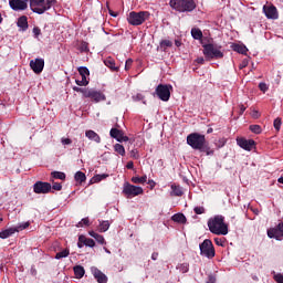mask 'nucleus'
Here are the masks:
<instances>
[{
  "instance_id": "obj_5",
  "label": "nucleus",
  "mask_w": 283,
  "mask_h": 283,
  "mask_svg": "<svg viewBox=\"0 0 283 283\" xmlns=\"http://www.w3.org/2000/svg\"><path fill=\"white\" fill-rule=\"evenodd\" d=\"M221 50L222 48L216 44L209 43L203 45V54L208 61H211V59H222L224 53Z\"/></svg>"
},
{
  "instance_id": "obj_46",
  "label": "nucleus",
  "mask_w": 283,
  "mask_h": 283,
  "mask_svg": "<svg viewBox=\"0 0 283 283\" xmlns=\"http://www.w3.org/2000/svg\"><path fill=\"white\" fill-rule=\"evenodd\" d=\"M88 88H81L78 86H74L73 91L74 92H81V94H83V97L85 98V92H87Z\"/></svg>"
},
{
  "instance_id": "obj_23",
  "label": "nucleus",
  "mask_w": 283,
  "mask_h": 283,
  "mask_svg": "<svg viewBox=\"0 0 283 283\" xmlns=\"http://www.w3.org/2000/svg\"><path fill=\"white\" fill-rule=\"evenodd\" d=\"M80 241L83 242L84 247H90L94 249L96 247V242L93 239H87L85 235H80Z\"/></svg>"
},
{
  "instance_id": "obj_27",
  "label": "nucleus",
  "mask_w": 283,
  "mask_h": 283,
  "mask_svg": "<svg viewBox=\"0 0 283 283\" xmlns=\"http://www.w3.org/2000/svg\"><path fill=\"white\" fill-rule=\"evenodd\" d=\"M171 219L174 222H179V224H185V222H187V217L182 213H176Z\"/></svg>"
},
{
  "instance_id": "obj_52",
  "label": "nucleus",
  "mask_w": 283,
  "mask_h": 283,
  "mask_svg": "<svg viewBox=\"0 0 283 283\" xmlns=\"http://www.w3.org/2000/svg\"><path fill=\"white\" fill-rule=\"evenodd\" d=\"M214 242L218 247H224V241L220 238H216L214 239Z\"/></svg>"
},
{
  "instance_id": "obj_44",
  "label": "nucleus",
  "mask_w": 283,
  "mask_h": 283,
  "mask_svg": "<svg viewBox=\"0 0 283 283\" xmlns=\"http://www.w3.org/2000/svg\"><path fill=\"white\" fill-rule=\"evenodd\" d=\"M193 211L197 216H202L205 213V207H195Z\"/></svg>"
},
{
  "instance_id": "obj_38",
  "label": "nucleus",
  "mask_w": 283,
  "mask_h": 283,
  "mask_svg": "<svg viewBox=\"0 0 283 283\" xmlns=\"http://www.w3.org/2000/svg\"><path fill=\"white\" fill-rule=\"evenodd\" d=\"M250 130H252L253 134H262V127L260 125H251Z\"/></svg>"
},
{
  "instance_id": "obj_17",
  "label": "nucleus",
  "mask_w": 283,
  "mask_h": 283,
  "mask_svg": "<svg viewBox=\"0 0 283 283\" xmlns=\"http://www.w3.org/2000/svg\"><path fill=\"white\" fill-rule=\"evenodd\" d=\"M91 273L94 275L95 280L98 283H107V275H105V273L101 272V270H98V268H91Z\"/></svg>"
},
{
  "instance_id": "obj_16",
  "label": "nucleus",
  "mask_w": 283,
  "mask_h": 283,
  "mask_svg": "<svg viewBox=\"0 0 283 283\" xmlns=\"http://www.w3.org/2000/svg\"><path fill=\"white\" fill-rule=\"evenodd\" d=\"M269 238H274L275 240H282L283 238V223H279L276 228L268 230Z\"/></svg>"
},
{
  "instance_id": "obj_28",
  "label": "nucleus",
  "mask_w": 283,
  "mask_h": 283,
  "mask_svg": "<svg viewBox=\"0 0 283 283\" xmlns=\"http://www.w3.org/2000/svg\"><path fill=\"white\" fill-rule=\"evenodd\" d=\"M111 223L109 221H99L98 231L99 233H105V231H109Z\"/></svg>"
},
{
  "instance_id": "obj_34",
  "label": "nucleus",
  "mask_w": 283,
  "mask_h": 283,
  "mask_svg": "<svg viewBox=\"0 0 283 283\" xmlns=\"http://www.w3.org/2000/svg\"><path fill=\"white\" fill-rule=\"evenodd\" d=\"M52 178H55V180H65V172L61 171H53L51 172Z\"/></svg>"
},
{
  "instance_id": "obj_29",
  "label": "nucleus",
  "mask_w": 283,
  "mask_h": 283,
  "mask_svg": "<svg viewBox=\"0 0 283 283\" xmlns=\"http://www.w3.org/2000/svg\"><path fill=\"white\" fill-rule=\"evenodd\" d=\"M104 64L106 67H109V70H113V72H117L118 69L116 67V62H114L113 59L108 57L104 61Z\"/></svg>"
},
{
  "instance_id": "obj_62",
  "label": "nucleus",
  "mask_w": 283,
  "mask_h": 283,
  "mask_svg": "<svg viewBox=\"0 0 283 283\" xmlns=\"http://www.w3.org/2000/svg\"><path fill=\"white\" fill-rule=\"evenodd\" d=\"M240 112H241V114H244V112H247V107L244 105H241Z\"/></svg>"
},
{
  "instance_id": "obj_58",
  "label": "nucleus",
  "mask_w": 283,
  "mask_h": 283,
  "mask_svg": "<svg viewBox=\"0 0 283 283\" xmlns=\"http://www.w3.org/2000/svg\"><path fill=\"white\" fill-rule=\"evenodd\" d=\"M208 283H216V276L210 275L209 280H208Z\"/></svg>"
},
{
  "instance_id": "obj_50",
  "label": "nucleus",
  "mask_w": 283,
  "mask_h": 283,
  "mask_svg": "<svg viewBox=\"0 0 283 283\" xmlns=\"http://www.w3.org/2000/svg\"><path fill=\"white\" fill-rule=\"evenodd\" d=\"M133 63H134V60H132V59L126 60L125 70H129V67H132Z\"/></svg>"
},
{
  "instance_id": "obj_10",
  "label": "nucleus",
  "mask_w": 283,
  "mask_h": 283,
  "mask_svg": "<svg viewBox=\"0 0 283 283\" xmlns=\"http://www.w3.org/2000/svg\"><path fill=\"white\" fill-rule=\"evenodd\" d=\"M28 3H30V0H9V6L14 12L28 10Z\"/></svg>"
},
{
  "instance_id": "obj_59",
  "label": "nucleus",
  "mask_w": 283,
  "mask_h": 283,
  "mask_svg": "<svg viewBox=\"0 0 283 283\" xmlns=\"http://www.w3.org/2000/svg\"><path fill=\"white\" fill-rule=\"evenodd\" d=\"M126 167H127L128 169H134V161H128L127 165H126Z\"/></svg>"
},
{
  "instance_id": "obj_64",
  "label": "nucleus",
  "mask_w": 283,
  "mask_h": 283,
  "mask_svg": "<svg viewBox=\"0 0 283 283\" xmlns=\"http://www.w3.org/2000/svg\"><path fill=\"white\" fill-rule=\"evenodd\" d=\"M175 45H176L177 48H180V45H182V43H180V41L177 40V41L175 42Z\"/></svg>"
},
{
  "instance_id": "obj_14",
  "label": "nucleus",
  "mask_w": 283,
  "mask_h": 283,
  "mask_svg": "<svg viewBox=\"0 0 283 283\" xmlns=\"http://www.w3.org/2000/svg\"><path fill=\"white\" fill-rule=\"evenodd\" d=\"M109 136L111 138H115L117 143H127V140H129V137L125 136V133L118 128H112Z\"/></svg>"
},
{
  "instance_id": "obj_57",
  "label": "nucleus",
  "mask_w": 283,
  "mask_h": 283,
  "mask_svg": "<svg viewBox=\"0 0 283 283\" xmlns=\"http://www.w3.org/2000/svg\"><path fill=\"white\" fill-rule=\"evenodd\" d=\"M88 235H91V238H94V240L96 239V237L98 235V233L94 232V231H90Z\"/></svg>"
},
{
  "instance_id": "obj_18",
  "label": "nucleus",
  "mask_w": 283,
  "mask_h": 283,
  "mask_svg": "<svg viewBox=\"0 0 283 283\" xmlns=\"http://www.w3.org/2000/svg\"><path fill=\"white\" fill-rule=\"evenodd\" d=\"M45 0H30V8L32 12H35V14H43V10H41V8Z\"/></svg>"
},
{
  "instance_id": "obj_31",
  "label": "nucleus",
  "mask_w": 283,
  "mask_h": 283,
  "mask_svg": "<svg viewBox=\"0 0 283 283\" xmlns=\"http://www.w3.org/2000/svg\"><path fill=\"white\" fill-rule=\"evenodd\" d=\"M56 3V0H46L45 3H42L41 10H43V14L52 8Z\"/></svg>"
},
{
  "instance_id": "obj_25",
  "label": "nucleus",
  "mask_w": 283,
  "mask_h": 283,
  "mask_svg": "<svg viewBox=\"0 0 283 283\" xmlns=\"http://www.w3.org/2000/svg\"><path fill=\"white\" fill-rule=\"evenodd\" d=\"M232 50L239 54H247L249 52V49L244 44H232Z\"/></svg>"
},
{
  "instance_id": "obj_41",
  "label": "nucleus",
  "mask_w": 283,
  "mask_h": 283,
  "mask_svg": "<svg viewBox=\"0 0 283 283\" xmlns=\"http://www.w3.org/2000/svg\"><path fill=\"white\" fill-rule=\"evenodd\" d=\"M281 127H282V119L280 118L274 119V128L276 129V132H280Z\"/></svg>"
},
{
  "instance_id": "obj_45",
  "label": "nucleus",
  "mask_w": 283,
  "mask_h": 283,
  "mask_svg": "<svg viewBox=\"0 0 283 283\" xmlns=\"http://www.w3.org/2000/svg\"><path fill=\"white\" fill-rule=\"evenodd\" d=\"M83 224H85V227H90V219H88V218L82 219V220L78 222L77 227H83Z\"/></svg>"
},
{
  "instance_id": "obj_15",
  "label": "nucleus",
  "mask_w": 283,
  "mask_h": 283,
  "mask_svg": "<svg viewBox=\"0 0 283 283\" xmlns=\"http://www.w3.org/2000/svg\"><path fill=\"white\" fill-rule=\"evenodd\" d=\"M237 145H239L241 149H245V151H251V149L255 147V142L253 139L237 138Z\"/></svg>"
},
{
  "instance_id": "obj_39",
  "label": "nucleus",
  "mask_w": 283,
  "mask_h": 283,
  "mask_svg": "<svg viewBox=\"0 0 283 283\" xmlns=\"http://www.w3.org/2000/svg\"><path fill=\"white\" fill-rule=\"evenodd\" d=\"M259 90H260L261 92H263V94H265V92H269V85H266V83H264V82H261V83L259 84Z\"/></svg>"
},
{
  "instance_id": "obj_40",
  "label": "nucleus",
  "mask_w": 283,
  "mask_h": 283,
  "mask_svg": "<svg viewBox=\"0 0 283 283\" xmlns=\"http://www.w3.org/2000/svg\"><path fill=\"white\" fill-rule=\"evenodd\" d=\"M172 45H174V43L171 41H169V40H163L160 42V46L161 48H171Z\"/></svg>"
},
{
  "instance_id": "obj_22",
  "label": "nucleus",
  "mask_w": 283,
  "mask_h": 283,
  "mask_svg": "<svg viewBox=\"0 0 283 283\" xmlns=\"http://www.w3.org/2000/svg\"><path fill=\"white\" fill-rule=\"evenodd\" d=\"M170 189H171V192H170V196H176V197H180V196H184V191H182V187L176 185V184H172L170 186Z\"/></svg>"
},
{
  "instance_id": "obj_36",
  "label": "nucleus",
  "mask_w": 283,
  "mask_h": 283,
  "mask_svg": "<svg viewBox=\"0 0 283 283\" xmlns=\"http://www.w3.org/2000/svg\"><path fill=\"white\" fill-rule=\"evenodd\" d=\"M114 149L119 156H125V147L120 144H115Z\"/></svg>"
},
{
  "instance_id": "obj_61",
  "label": "nucleus",
  "mask_w": 283,
  "mask_h": 283,
  "mask_svg": "<svg viewBox=\"0 0 283 283\" xmlns=\"http://www.w3.org/2000/svg\"><path fill=\"white\" fill-rule=\"evenodd\" d=\"M151 260H158V252H154L153 254H151Z\"/></svg>"
},
{
  "instance_id": "obj_63",
  "label": "nucleus",
  "mask_w": 283,
  "mask_h": 283,
  "mask_svg": "<svg viewBox=\"0 0 283 283\" xmlns=\"http://www.w3.org/2000/svg\"><path fill=\"white\" fill-rule=\"evenodd\" d=\"M108 12H109L111 17H118V13H116V12H114L112 10H108Z\"/></svg>"
},
{
  "instance_id": "obj_9",
  "label": "nucleus",
  "mask_w": 283,
  "mask_h": 283,
  "mask_svg": "<svg viewBox=\"0 0 283 283\" xmlns=\"http://www.w3.org/2000/svg\"><path fill=\"white\" fill-rule=\"evenodd\" d=\"M155 92H156L158 98L160 101H164L165 103H167V101H169V98H171V91H169V86L168 85L159 84L156 87Z\"/></svg>"
},
{
  "instance_id": "obj_42",
  "label": "nucleus",
  "mask_w": 283,
  "mask_h": 283,
  "mask_svg": "<svg viewBox=\"0 0 283 283\" xmlns=\"http://www.w3.org/2000/svg\"><path fill=\"white\" fill-rule=\"evenodd\" d=\"M95 240H96V242H98V244H106V242H105V237H103V235H101V234H97V235L95 237Z\"/></svg>"
},
{
  "instance_id": "obj_47",
  "label": "nucleus",
  "mask_w": 283,
  "mask_h": 283,
  "mask_svg": "<svg viewBox=\"0 0 283 283\" xmlns=\"http://www.w3.org/2000/svg\"><path fill=\"white\" fill-rule=\"evenodd\" d=\"M29 227H30V222H24L19 227H17L15 229H18V231H23V229H28Z\"/></svg>"
},
{
  "instance_id": "obj_19",
  "label": "nucleus",
  "mask_w": 283,
  "mask_h": 283,
  "mask_svg": "<svg viewBox=\"0 0 283 283\" xmlns=\"http://www.w3.org/2000/svg\"><path fill=\"white\" fill-rule=\"evenodd\" d=\"M263 12L266 17V19H277L279 14H277V8H275L274 6H270L263 7Z\"/></svg>"
},
{
  "instance_id": "obj_24",
  "label": "nucleus",
  "mask_w": 283,
  "mask_h": 283,
  "mask_svg": "<svg viewBox=\"0 0 283 283\" xmlns=\"http://www.w3.org/2000/svg\"><path fill=\"white\" fill-rule=\"evenodd\" d=\"M18 28H21L23 32L28 30V17L22 15L18 19Z\"/></svg>"
},
{
  "instance_id": "obj_8",
  "label": "nucleus",
  "mask_w": 283,
  "mask_h": 283,
  "mask_svg": "<svg viewBox=\"0 0 283 283\" xmlns=\"http://www.w3.org/2000/svg\"><path fill=\"white\" fill-rule=\"evenodd\" d=\"M85 98H91L94 103H101V101H106L107 97L101 91L87 88V91H85Z\"/></svg>"
},
{
  "instance_id": "obj_4",
  "label": "nucleus",
  "mask_w": 283,
  "mask_h": 283,
  "mask_svg": "<svg viewBox=\"0 0 283 283\" xmlns=\"http://www.w3.org/2000/svg\"><path fill=\"white\" fill-rule=\"evenodd\" d=\"M149 17H151L149 11H132L127 17V21L129 25H143L145 21H148Z\"/></svg>"
},
{
  "instance_id": "obj_11",
  "label": "nucleus",
  "mask_w": 283,
  "mask_h": 283,
  "mask_svg": "<svg viewBox=\"0 0 283 283\" xmlns=\"http://www.w3.org/2000/svg\"><path fill=\"white\" fill-rule=\"evenodd\" d=\"M52 190V185L50 182L36 181L33 185L34 193H50Z\"/></svg>"
},
{
  "instance_id": "obj_30",
  "label": "nucleus",
  "mask_w": 283,
  "mask_h": 283,
  "mask_svg": "<svg viewBox=\"0 0 283 283\" xmlns=\"http://www.w3.org/2000/svg\"><path fill=\"white\" fill-rule=\"evenodd\" d=\"M130 180L134 185H145V182H147V175H144L143 177H132Z\"/></svg>"
},
{
  "instance_id": "obj_32",
  "label": "nucleus",
  "mask_w": 283,
  "mask_h": 283,
  "mask_svg": "<svg viewBox=\"0 0 283 283\" xmlns=\"http://www.w3.org/2000/svg\"><path fill=\"white\" fill-rule=\"evenodd\" d=\"M191 36L196 39V41H200V39H202V31L200 29L193 28L191 29Z\"/></svg>"
},
{
  "instance_id": "obj_1",
  "label": "nucleus",
  "mask_w": 283,
  "mask_h": 283,
  "mask_svg": "<svg viewBox=\"0 0 283 283\" xmlns=\"http://www.w3.org/2000/svg\"><path fill=\"white\" fill-rule=\"evenodd\" d=\"M187 145L198 151H203L207 156H213V150L207 145V138L200 133H192L187 136Z\"/></svg>"
},
{
  "instance_id": "obj_48",
  "label": "nucleus",
  "mask_w": 283,
  "mask_h": 283,
  "mask_svg": "<svg viewBox=\"0 0 283 283\" xmlns=\"http://www.w3.org/2000/svg\"><path fill=\"white\" fill-rule=\"evenodd\" d=\"M52 189H54V191H61L63 189V186L59 182L53 184Z\"/></svg>"
},
{
  "instance_id": "obj_26",
  "label": "nucleus",
  "mask_w": 283,
  "mask_h": 283,
  "mask_svg": "<svg viewBox=\"0 0 283 283\" xmlns=\"http://www.w3.org/2000/svg\"><path fill=\"white\" fill-rule=\"evenodd\" d=\"M75 277L77 280H81L83 277V275H85V268L81 266V265H76L73 268Z\"/></svg>"
},
{
  "instance_id": "obj_60",
  "label": "nucleus",
  "mask_w": 283,
  "mask_h": 283,
  "mask_svg": "<svg viewBox=\"0 0 283 283\" xmlns=\"http://www.w3.org/2000/svg\"><path fill=\"white\" fill-rule=\"evenodd\" d=\"M196 62L202 65V63H205V57H198Z\"/></svg>"
},
{
  "instance_id": "obj_33",
  "label": "nucleus",
  "mask_w": 283,
  "mask_h": 283,
  "mask_svg": "<svg viewBox=\"0 0 283 283\" xmlns=\"http://www.w3.org/2000/svg\"><path fill=\"white\" fill-rule=\"evenodd\" d=\"M74 178H75V181L80 182V184L85 182V180H87V177L85 176V172H83V171H77L75 174Z\"/></svg>"
},
{
  "instance_id": "obj_6",
  "label": "nucleus",
  "mask_w": 283,
  "mask_h": 283,
  "mask_svg": "<svg viewBox=\"0 0 283 283\" xmlns=\"http://www.w3.org/2000/svg\"><path fill=\"white\" fill-rule=\"evenodd\" d=\"M123 193L126 198H136V196H143L145 190L140 186H134L129 182L123 185Z\"/></svg>"
},
{
  "instance_id": "obj_56",
  "label": "nucleus",
  "mask_w": 283,
  "mask_h": 283,
  "mask_svg": "<svg viewBox=\"0 0 283 283\" xmlns=\"http://www.w3.org/2000/svg\"><path fill=\"white\" fill-rule=\"evenodd\" d=\"M252 117L253 118H260V113L258 111L252 112Z\"/></svg>"
},
{
  "instance_id": "obj_13",
  "label": "nucleus",
  "mask_w": 283,
  "mask_h": 283,
  "mask_svg": "<svg viewBox=\"0 0 283 283\" xmlns=\"http://www.w3.org/2000/svg\"><path fill=\"white\" fill-rule=\"evenodd\" d=\"M30 67L33 70L34 74H41L45 67V60L34 59L30 61Z\"/></svg>"
},
{
  "instance_id": "obj_53",
  "label": "nucleus",
  "mask_w": 283,
  "mask_h": 283,
  "mask_svg": "<svg viewBox=\"0 0 283 283\" xmlns=\"http://www.w3.org/2000/svg\"><path fill=\"white\" fill-rule=\"evenodd\" d=\"M61 143H62V145H72V139H70V138H62Z\"/></svg>"
},
{
  "instance_id": "obj_51",
  "label": "nucleus",
  "mask_w": 283,
  "mask_h": 283,
  "mask_svg": "<svg viewBox=\"0 0 283 283\" xmlns=\"http://www.w3.org/2000/svg\"><path fill=\"white\" fill-rule=\"evenodd\" d=\"M181 273H187L189 271V265L187 263H184L180 265Z\"/></svg>"
},
{
  "instance_id": "obj_37",
  "label": "nucleus",
  "mask_w": 283,
  "mask_h": 283,
  "mask_svg": "<svg viewBox=\"0 0 283 283\" xmlns=\"http://www.w3.org/2000/svg\"><path fill=\"white\" fill-rule=\"evenodd\" d=\"M67 255H70V250L65 249L56 253L55 260H62V258H67Z\"/></svg>"
},
{
  "instance_id": "obj_54",
  "label": "nucleus",
  "mask_w": 283,
  "mask_h": 283,
  "mask_svg": "<svg viewBox=\"0 0 283 283\" xmlns=\"http://www.w3.org/2000/svg\"><path fill=\"white\" fill-rule=\"evenodd\" d=\"M133 98H134V101H143L145 98V96H143V94H137Z\"/></svg>"
},
{
  "instance_id": "obj_35",
  "label": "nucleus",
  "mask_w": 283,
  "mask_h": 283,
  "mask_svg": "<svg viewBox=\"0 0 283 283\" xmlns=\"http://www.w3.org/2000/svg\"><path fill=\"white\" fill-rule=\"evenodd\" d=\"M108 177H109V175H107V174L95 175L92 178V182H101V180H105V178H108Z\"/></svg>"
},
{
  "instance_id": "obj_7",
  "label": "nucleus",
  "mask_w": 283,
  "mask_h": 283,
  "mask_svg": "<svg viewBox=\"0 0 283 283\" xmlns=\"http://www.w3.org/2000/svg\"><path fill=\"white\" fill-rule=\"evenodd\" d=\"M200 249V255H203V258H208L211 260V258H216V250L213 249V243L211 240L206 239L202 243L199 245Z\"/></svg>"
},
{
  "instance_id": "obj_21",
  "label": "nucleus",
  "mask_w": 283,
  "mask_h": 283,
  "mask_svg": "<svg viewBox=\"0 0 283 283\" xmlns=\"http://www.w3.org/2000/svg\"><path fill=\"white\" fill-rule=\"evenodd\" d=\"M85 136L86 138H88V140H93L94 143H97V144L101 143V136L96 134V132L94 130H86Z\"/></svg>"
},
{
  "instance_id": "obj_20",
  "label": "nucleus",
  "mask_w": 283,
  "mask_h": 283,
  "mask_svg": "<svg viewBox=\"0 0 283 283\" xmlns=\"http://www.w3.org/2000/svg\"><path fill=\"white\" fill-rule=\"evenodd\" d=\"M14 233H19V228H8V229L2 230L0 232V238L2 240H7V238H10L11 235H14Z\"/></svg>"
},
{
  "instance_id": "obj_12",
  "label": "nucleus",
  "mask_w": 283,
  "mask_h": 283,
  "mask_svg": "<svg viewBox=\"0 0 283 283\" xmlns=\"http://www.w3.org/2000/svg\"><path fill=\"white\" fill-rule=\"evenodd\" d=\"M78 73H80L81 77L83 78V81L76 80L75 81L76 85H78L80 87H85V86L90 85V81H87V76H90V70L85 66H81L78 69Z\"/></svg>"
},
{
  "instance_id": "obj_2",
  "label": "nucleus",
  "mask_w": 283,
  "mask_h": 283,
  "mask_svg": "<svg viewBox=\"0 0 283 283\" xmlns=\"http://www.w3.org/2000/svg\"><path fill=\"white\" fill-rule=\"evenodd\" d=\"M208 229L214 235H227L229 233V226L224 223V217L217 214L208 220Z\"/></svg>"
},
{
  "instance_id": "obj_55",
  "label": "nucleus",
  "mask_w": 283,
  "mask_h": 283,
  "mask_svg": "<svg viewBox=\"0 0 283 283\" xmlns=\"http://www.w3.org/2000/svg\"><path fill=\"white\" fill-rule=\"evenodd\" d=\"M77 247H78V249H83V247H85V243H83V241H81V237H78Z\"/></svg>"
},
{
  "instance_id": "obj_3",
  "label": "nucleus",
  "mask_w": 283,
  "mask_h": 283,
  "mask_svg": "<svg viewBox=\"0 0 283 283\" xmlns=\"http://www.w3.org/2000/svg\"><path fill=\"white\" fill-rule=\"evenodd\" d=\"M170 7L177 12H193L196 1L193 0H170Z\"/></svg>"
},
{
  "instance_id": "obj_49",
  "label": "nucleus",
  "mask_w": 283,
  "mask_h": 283,
  "mask_svg": "<svg viewBox=\"0 0 283 283\" xmlns=\"http://www.w3.org/2000/svg\"><path fill=\"white\" fill-rule=\"evenodd\" d=\"M274 280L277 283H283V274H275Z\"/></svg>"
},
{
  "instance_id": "obj_43",
  "label": "nucleus",
  "mask_w": 283,
  "mask_h": 283,
  "mask_svg": "<svg viewBox=\"0 0 283 283\" xmlns=\"http://www.w3.org/2000/svg\"><path fill=\"white\" fill-rule=\"evenodd\" d=\"M33 35L34 39H39V36H41V29L39 27L33 28Z\"/></svg>"
}]
</instances>
